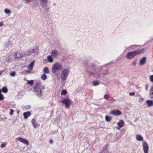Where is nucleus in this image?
Wrapping results in <instances>:
<instances>
[{"instance_id": "obj_1", "label": "nucleus", "mask_w": 153, "mask_h": 153, "mask_svg": "<svg viewBox=\"0 0 153 153\" xmlns=\"http://www.w3.org/2000/svg\"><path fill=\"white\" fill-rule=\"evenodd\" d=\"M94 59L91 57H88L87 59L83 62V65L86 68V72L89 76H93L95 77L100 78L102 73V68L104 67H106L110 63L105 64L103 66H100L98 69H97V65L95 63L93 62Z\"/></svg>"}, {"instance_id": "obj_2", "label": "nucleus", "mask_w": 153, "mask_h": 153, "mask_svg": "<svg viewBox=\"0 0 153 153\" xmlns=\"http://www.w3.org/2000/svg\"><path fill=\"white\" fill-rule=\"evenodd\" d=\"M62 64L57 62L53 65L51 71L53 73L55 74L56 75H58L59 73V71L62 70Z\"/></svg>"}, {"instance_id": "obj_3", "label": "nucleus", "mask_w": 153, "mask_h": 153, "mask_svg": "<svg viewBox=\"0 0 153 153\" xmlns=\"http://www.w3.org/2000/svg\"><path fill=\"white\" fill-rule=\"evenodd\" d=\"M42 89H45L44 86L41 87L40 84L38 82L35 83L33 88L35 94L38 97H40L42 94Z\"/></svg>"}, {"instance_id": "obj_4", "label": "nucleus", "mask_w": 153, "mask_h": 153, "mask_svg": "<svg viewBox=\"0 0 153 153\" xmlns=\"http://www.w3.org/2000/svg\"><path fill=\"white\" fill-rule=\"evenodd\" d=\"M145 50V48H142L139 50L129 52L126 54V57L128 59H131L136 55L143 52Z\"/></svg>"}, {"instance_id": "obj_5", "label": "nucleus", "mask_w": 153, "mask_h": 153, "mask_svg": "<svg viewBox=\"0 0 153 153\" xmlns=\"http://www.w3.org/2000/svg\"><path fill=\"white\" fill-rule=\"evenodd\" d=\"M69 73V70L67 68L63 70L61 74V79L62 81H65L67 79Z\"/></svg>"}, {"instance_id": "obj_6", "label": "nucleus", "mask_w": 153, "mask_h": 153, "mask_svg": "<svg viewBox=\"0 0 153 153\" xmlns=\"http://www.w3.org/2000/svg\"><path fill=\"white\" fill-rule=\"evenodd\" d=\"M38 49L37 48L31 49H30L29 50L26 52L25 55H26V56L31 55H35L38 54Z\"/></svg>"}, {"instance_id": "obj_7", "label": "nucleus", "mask_w": 153, "mask_h": 153, "mask_svg": "<svg viewBox=\"0 0 153 153\" xmlns=\"http://www.w3.org/2000/svg\"><path fill=\"white\" fill-rule=\"evenodd\" d=\"M41 7L45 10H47L48 8L47 5L48 0H39Z\"/></svg>"}, {"instance_id": "obj_8", "label": "nucleus", "mask_w": 153, "mask_h": 153, "mask_svg": "<svg viewBox=\"0 0 153 153\" xmlns=\"http://www.w3.org/2000/svg\"><path fill=\"white\" fill-rule=\"evenodd\" d=\"M18 141H19L24 144H26L27 145H28L29 144V142L27 140L21 137H18L15 139L16 143H17Z\"/></svg>"}, {"instance_id": "obj_9", "label": "nucleus", "mask_w": 153, "mask_h": 153, "mask_svg": "<svg viewBox=\"0 0 153 153\" xmlns=\"http://www.w3.org/2000/svg\"><path fill=\"white\" fill-rule=\"evenodd\" d=\"M25 53H24L23 51H17V52L15 53L14 55V57L15 59H20L22 57L25 55Z\"/></svg>"}, {"instance_id": "obj_10", "label": "nucleus", "mask_w": 153, "mask_h": 153, "mask_svg": "<svg viewBox=\"0 0 153 153\" xmlns=\"http://www.w3.org/2000/svg\"><path fill=\"white\" fill-rule=\"evenodd\" d=\"M71 101L68 98H65L63 100L62 102L64 104L66 108L69 107L71 103Z\"/></svg>"}, {"instance_id": "obj_11", "label": "nucleus", "mask_w": 153, "mask_h": 153, "mask_svg": "<svg viewBox=\"0 0 153 153\" xmlns=\"http://www.w3.org/2000/svg\"><path fill=\"white\" fill-rule=\"evenodd\" d=\"M143 150L144 153H148L149 148L146 142H144L143 143Z\"/></svg>"}, {"instance_id": "obj_12", "label": "nucleus", "mask_w": 153, "mask_h": 153, "mask_svg": "<svg viewBox=\"0 0 153 153\" xmlns=\"http://www.w3.org/2000/svg\"><path fill=\"white\" fill-rule=\"evenodd\" d=\"M51 54L53 57H56L58 56L59 54V52L56 50H53L52 51Z\"/></svg>"}, {"instance_id": "obj_13", "label": "nucleus", "mask_w": 153, "mask_h": 153, "mask_svg": "<svg viewBox=\"0 0 153 153\" xmlns=\"http://www.w3.org/2000/svg\"><path fill=\"white\" fill-rule=\"evenodd\" d=\"M111 114L115 115L116 116L120 115L121 114V112L119 110H116L112 111L111 112Z\"/></svg>"}, {"instance_id": "obj_14", "label": "nucleus", "mask_w": 153, "mask_h": 153, "mask_svg": "<svg viewBox=\"0 0 153 153\" xmlns=\"http://www.w3.org/2000/svg\"><path fill=\"white\" fill-rule=\"evenodd\" d=\"M109 146V145L108 144L104 146L102 149V151L100 153H110L108 151L107 149V148Z\"/></svg>"}, {"instance_id": "obj_15", "label": "nucleus", "mask_w": 153, "mask_h": 153, "mask_svg": "<svg viewBox=\"0 0 153 153\" xmlns=\"http://www.w3.org/2000/svg\"><path fill=\"white\" fill-rule=\"evenodd\" d=\"M31 123L33 127L35 128H37L38 126H39V124H38L36 122V120L35 118H33L31 120Z\"/></svg>"}, {"instance_id": "obj_16", "label": "nucleus", "mask_w": 153, "mask_h": 153, "mask_svg": "<svg viewBox=\"0 0 153 153\" xmlns=\"http://www.w3.org/2000/svg\"><path fill=\"white\" fill-rule=\"evenodd\" d=\"M146 57H143L141 59L139 62V64L141 65H144L146 63Z\"/></svg>"}, {"instance_id": "obj_17", "label": "nucleus", "mask_w": 153, "mask_h": 153, "mask_svg": "<svg viewBox=\"0 0 153 153\" xmlns=\"http://www.w3.org/2000/svg\"><path fill=\"white\" fill-rule=\"evenodd\" d=\"M31 115V113L30 111H27L24 112L23 114L24 118L26 119L28 117L30 116Z\"/></svg>"}, {"instance_id": "obj_18", "label": "nucleus", "mask_w": 153, "mask_h": 153, "mask_svg": "<svg viewBox=\"0 0 153 153\" xmlns=\"http://www.w3.org/2000/svg\"><path fill=\"white\" fill-rule=\"evenodd\" d=\"M146 103L149 107L153 105V101L152 100H146Z\"/></svg>"}, {"instance_id": "obj_19", "label": "nucleus", "mask_w": 153, "mask_h": 153, "mask_svg": "<svg viewBox=\"0 0 153 153\" xmlns=\"http://www.w3.org/2000/svg\"><path fill=\"white\" fill-rule=\"evenodd\" d=\"M34 63V61H33L27 67L28 69L30 70V71H31L32 70Z\"/></svg>"}, {"instance_id": "obj_20", "label": "nucleus", "mask_w": 153, "mask_h": 153, "mask_svg": "<svg viewBox=\"0 0 153 153\" xmlns=\"http://www.w3.org/2000/svg\"><path fill=\"white\" fill-rule=\"evenodd\" d=\"M124 124V122L123 120H120L118 123L117 125L120 127H122Z\"/></svg>"}, {"instance_id": "obj_21", "label": "nucleus", "mask_w": 153, "mask_h": 153, "mask_svg": "<svg viewBox=\"0 0 153 153\" xmlns=\"http://www.w3.org/2000/svg\"><path fill=\"white\" fill-rule=\"evenodd\" d=\"M136 139L137 141H142L143 140V137L140 135H137L136 136Z\"/></svg>"}, {"instance_id": "obj_22", "label": "nucleus", "mask_w": 153, "mask_h": 153, "mask_svg": "<svg viewBox=\"0 0 153 153\" xmlns=\"http://www.w3.org/2000/svg\"><path fill=\"white\" fill-rule=\"evenodd\" d=\"M149 96L151 98H153V86L152 87L149 91Z\"/></svg>"}, {"instance_id": "obj_23", "label": "nucleus", "mask_w": 153, "mask_h": 153, "mask_svg": "<svg viewBox=\"0 0 153 153\" xmlns=\"http://www.w3.org/2000/svg\"><path fill=\"white\" fill-rule=\"evenodd\" d=\"M12 46V43L11 41H8L5 44V46L7 48L11 47Z\"/></svg>"}, {"instance_id": "obj_24", "label": "nucleus", "mask_w": 153, "mask_h": 153, "mask_svg": "<svg viewBox=\"0 0 153 153\" xmlns=\"http://www.w3.org/2000/svg\"><path fill=\"white\" fill-rule=\"evenodd\" d=\"M52 56L49 55L47 56V59L48 61L49 62H53V59L52 57Z\"/></svg>"}, {"instance_id": "obj_25", "label": "nucleus", "mask_w": 153, "mask_h": 153, "mask_svg": "<svg viewBox=\"0 0 153 153\" xmlns=\"http://www.w3.org/2000/svg\"><path fill=\"white\" fill-rule=\"evenodd\" d=\"M43 72L45 74H48L49 73V71L48 68L45 67L43 70Z\"/></svg>"}, {"instance_id": "obj_26", "label": "nucleus", "mask_w": 153, "mask_h": 153, "mask_svg": "<svg viewBox=\"0 0 153 153\" xmlns=\"http://www.w3.org/2000/svg\"><path fill=\"white\" fill-rule=\"evenodd\" d=\"M135 46V45H131L130 46L127 48L126 49H125V50L124 51L125 52L126 51L128 50V51H131L132 49H133V46Z\"/></svg>"}, {"instance_id": "obj_27", "label": "nucleus", "mask_w": 153, "mask_h": 153, "mask_svg": "<svg viewBox=\"0 0 153 153\" xmlns=\"http://www.w3.org/2000/svg\"><path fill=\"white\" fill-rule=\"evenodd\" d=\"M93 85L94 86L98 85L100 84V82L99 81H94L93 82Z\"/></svg>"}, {"instance_id": "obj_28", "label": "nucleus", "mask_w": 153, "mask_h": 153, "mask_svg": "<svg viewBox=\"0 0 153 153\" xmlns=\"http://www.w3.org/2000/svg\"><path fill=\"white\" fill-rule=\"evenodd\" d=\"M1 91L4 93H7L8 91L7 88L6 87H4L2 89Z\"/></svg>"}, {"instance_id": "obj_29", "label": "nucleus", "mask_w": 153, "mask_h": 153, "mask_svg": "<svg viewBox=\"0 0 153 153\" xmlns=\"http://www.w3.org/2000/svg\"><path fill=\"white\" fill-rule=\"evenodd\" d=\"M42 79L43 80H45L47 79V76L45 74H42L41 76Z\"/></svg>"}, {"instance_id": "obj_30", "label": "nucleus", "mask_w": 153, "mask_h": 153, "mask_svg": "<svg viewBox=\"0 0 153 153\" xmlns=\"http://www.w3.org/2000/svg\"><path fill=\"white\" fill-rule=\"evenodd\" d=\"M109 73V72L108 70H105L102 73V76H104L107 75V74H108Z\"/></svg>"}, {"instance_id": "obj_31", "label": "nucleus", "mask_w": 153, "mask_h": 153, "mask_svg": "<svg viewBox=\"0 0 153 153\" xmlns=\"http://www.w3.org/2000/svg\"><path fill=\"white\" fill-rule=\"evenodd\" d=\"M4 12L7 14H10L11 13V11L7 8H6L4 10Z\"/></svg>"}, {"instance_id": "obj_32", "label": "nucleus", "mask_w": 153, "mask_h": 153, "mask_svg": "<svg viewBox=\"0 0 153 153\" xmlns=\"http://www.w3.org/2000/svg\"><path fill=\"white\" fill-rule=\"evenodd\" d=\"M28 84L30 85V86H32L33 83V80H27Z\"/></svg>"}, {"instance_id": "obj_33", "label": "nucleus", "mask_w": 153, "mask_h": 153, "mask_svg": "<svg viewBox=\"0 0 153 153\" xmlns=\"http://www.w3.org/2000/svg\"><path fill=\"white\" fill-rule=\"evenodd\" d=\"M105 119L108 122H110L111 120V118L108 116H105Z\"/></svg>"}, {"instance_id": "obj_34", "label": "nucleus", "mask_w": 153, "mask_h": 153, "mask_svg": "<svg viewBox=\"0 0 153 153\" xmlns=\"http://www.w3.org/2000/svg\"><path fill=\"white\" fill-rule=\"evenodd\" d=\"M104 98L107 100H109L110 97L109 96L108 94H105L104 96Z\"/></svg>"}, {"instance_id": "obj_35", "label": "nucleus", "mask_w": 153, "mask_h": 153, "mask_svg": "<svg viewBox=\"0 0 153 153\" xmlns=\"http://www.w3.org/2000/svg\"><path fill=\"white\" fill-rule=\"evenodd\" d=\"M67 93V91L65 90H63L61 93V94L62 95H66Z\"/></svg>"}, {"instance_id": "obj_36", "label": "nucleus", "mask_w": 153, "mask_h": 153, "mask_svg": "<svg viewBox=\"0 0 153 153\" xmlns=\"http://www.w3.org/2000/svg\"><path fill=\"white\" fill-rule=\"evenodd\" d=\"M149 78L150 81L152 82H153V75H151Z\"/></svg>"}, {"instance_id": "obj_37", "label": "nucleus", "mask_w": 153, "mask_h": 153, "mask_svg": "<svg viewBox=\"0 0 153 153\" xmlns=\"http://www.w3.org/2000/svg\"><path fill=\"white\" fill-rule=\"evenodd\" d=\"M16 72H13L10 73V75L12 76H14L15 75Z\"/></svg>"}, {"instance_id": "obj_38", "label": "nucleus", "mask_w": 153, "mask_h": 153, "mask_svg": "<svg viewBox=\"0 0 153 153\" xmlns=\"http://www.w3.org/2000/svg\"><path fill=\"white\" fill-rule=\"evenodd\" d=\"M4 99V97L3 95L1 94H0V100H2Z\"/></svg>"}, {"instance_id": "obj_39", "label": "nucleus", "mask_w": 153, "mask_h": 153, "mask_svg": "<svg viewBox=\"0 0 153 153\" xmlns=\"http://www.w3.org/2000/svg\"><path fill=\"white\" fill-rule=\"evenodd\" d=\"M10 112L9 113V115L10 116H11L13 114V113L14 112V111L13 109H10Z\"/></svg>"}, {"instance_id": "obj_40", "label": "nucleus", "mask_w": 153, "mask_h": 153, "mask_svg": "<svg viewBox=\"0 0 153 153\" xmlns=\"http://www.w3.org/2000/svg\"><path fill=\"white\" fill-rule=\"evenodd\" d=\"M136 63L135 61H134L133 62L131 63L132 65L134 66H135L136 65Z\"/></svg>"}, {"instance_id": "obj_41", "label": "nucleus", "mask_w": 153, "mask_h": 153, "mask_svg": "<svg viewBox=\"0 0 153 153\" xmlns=\"http://www.w3.org/2000/svg\"><path fill=\"white\" fill-rule=\"evenodd\" d=\"M6 146V144L3 143V144H1V147L2 148H3L4 147Z\"/></svg>"}, {"instance_id": "obj_42", "label": "nucleus", "mask_w": 153, "mask_h": 153, "mask_svg": "<svg viewBox=\"0 0 153 153\" xmlns=\"http://www.w3.org/2000/svg\"><path fill=\"white\" fill-rule=\"evenodd\" d=\"M129 95L131 96H134L135 95V93L134 92H131L130 93Z\"/></svg>"}, {"instance_id": "obj_43", "label": "nucleus", "mask_w": 153, "mask_h": 153, "mask_svg": "<svg viewBox=\"0 0 153 153\" xmlns=\"http://www.w3.org/2000/svg\"><path fill=\"white\" fill-rule=\"evenodd\" d=\"M146 87V90H147L148 89V84H146L145 85Z\"/></svg>"}, {"instance_id": "obj_44", "label": "nucleus", "mask_w": 153, "mask_h": 153, "mask_svg": "<svg viewBox=\"0 0 153 153\" xmlns=\"http://www.w3.org/2000/svg\"><path fill=\"white\" fill-rule=\"evenodd\" d=\"M83 134L82 133H79V138H81L82 136V135H83Z\"/></svg>"}, {"instance_id": "obj_45", "label": "nucleus", "mask_w": 153, "mask_h": 153, "mask_svg": "<svg viewBox=\"0 0 153 153\" xmlns=\"http://www.w3.org/2000/svg\"><path fill=\"white\" fill-rule=\"evenodd\" d=\"M53 142V140H49V142L50 143L52 144Z\"/></svg>"}, {"instance_id": "obj_46", "label": "nucleus", "mask_w": 153, "mask_h": 153, "mask_svg": "<svg viewBox=\"0 0 153 153\" xmlns=\"http://www.w3.org/2000/svg\"><path fill=\"white\" fill-rule=\"evenodd\" d=\"M27 3H28L30 2L31 0H25Z\"/></svg>"}, {"instance_id": "obj_47", "label": "nucleus", "mask_w": 153, "mask_h": 153, "mask_svg": "<svg viewBox=\"0 0 153 153\" xmlns=\"http://www.w3.org/2000/svg\"><path fill=\"white\" fill-rule=\"evenodd\" d=\"M3 24H4L2 22H0V26H2Z\"/></svg>"}, {"instance_id": "obj_48", "label": "nucleus", "mask_w": 153, "mask_h": 153, "mask_svg": "<svg viewBox=\"0 0 153 153\" xmlns=\"http://www.w3.org/2000/svg\"><path fill=\"white\" fill-rule=\"evenodd\" d=\"M31 71H30V70H28V71H26V73H30Z\"/></svg>"}, {"instance_id": "obj_49", "label": "nucleus", "mask_w": 153, "mask_h": 153, "mask_svg": "<svg viewBox=\"0 0 153 153\" xmlns=\"http://www.w3.org/2000/svg\"><path fill=\"white\" fill-rule=\"evenodd\" d=\"M136 45V46H133V49L136 48L137 46V45Z\"/></svg>"}, {"instance_id": "obj_50", "label": "nucleus", "mask_w": 153, "mask_h": 153, "mask_svg": "<svg viewBox=\"0 0 153 153\" xmlns=\"http://www.w3.org/2000/svg\"><path fill=\"white\" fill-rule=\"evenodd\" d=\"M3 71H0V75L3 72Z\"/></svg>"}, {"instance_id": "obj_51", "label": "nucleus", "mask_w": 153, "mask_h": 153, "mask_svg": "<svg viewBox=\"0 0 153 153\" xmlns=\"http://www.w3.org/2000/svg\"><path fill=\"white\" fill-rule=\"evenodd\" d=\"M17 113H19V111H17Z\"/></svg>"}]
</instances>
